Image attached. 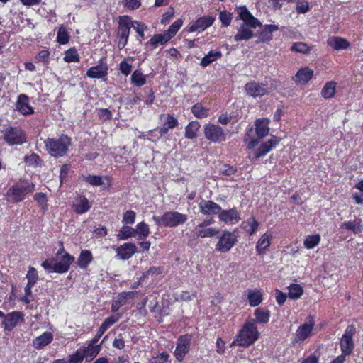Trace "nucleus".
Returning a JSON list of instances; mask_svg holds the SVG:
<instances>
[{
    "label": "nucleus",
    "mask_w": 363,
    "mask_h": 363,
    "mask_svg": "<svg viewBox=\"0 0 363 363\" xmlns=\"http://www.w3.org/2000/svg\"><path fill=\"white\" fill-rule=\"evenodd\" d=\"M238 17L242 21L234 36L235 41L249 40L255 36L253 29L261 27V22L249 11L245 6L237 9Z\"/></svg>",
    "instance_id": "1"
},
{
    "label": "nucleus",
    "mask_w": 363,
    "mask_h": 363,
    "mask_svg": "<svg viewBox=\"0 0 363 363\" xmlns=\"http://www.w3.org/2000/svg\"><path fill=\"white\" fill-rule=\"evenodd\" d=\"M35 185L28 179H21L12 185L6 191V197L9 201L18 203L26 199L27 195L32 194Z\"/></svg>",
    "instance_id": "2"
},
{
    "label": "nucleus",
    "mask_w": 363,
    "mask_h": 363,
    "mask_svg": "<svg viewBox=\"0 0 363 363\" xmlns=\"http://www.w3.org/2000/svg\"><path fill=\"white\" fill-rule=\"evenodd\" d=\"M259 337V333L255 323V320H247L237 335L231 346L237 344L242 347L252 345Z\"/></svg>",
    "instance_id": "3"
},
{
    "label": "nucleus",
    "mask_w": 363,
    "mask_h": 363,
    "mask_svg": "<svg viewBox=\"0 0 363 363\" xmlns=\"http://www.w3.org/2000/svg\"><path fill=\"white\" fill-rule=\"evenodd\" d=\"M47 152L52 157H63L71 145V138L65 134H62L58 138H47L45 140Z\"/></svg>",
    "instance_id": "4"
},
{
    "label": "nucleus",
    "mask_w": 363,
    "mask_h": 363,
    "mask_svg": "<svg viewBox=\"0 0 363 363\" xmlns=\"http://www.w3.org/2000/svg\"><path fill=\"white\" fill-rule=\"evenodd\" d=\"M217 238L215 250L220 253L228 252L238 241L235 233L226 230H223Z\"/></svg>",
    "instance_id": "5"
},
{
    "label": "nucleus",
    "mask_w": 363,
    "mask_h": 363,
    "mask_svg": "<svg viewBox=\"0 0 363 363\" xmlns=\"http://www.w3.org/2000/svg\"><path fill=\"white\" fill-rule=\"evenodd\" d=\"M205 138L211 143H220L226 140V135L222 127L208 123L203 127Z\"/></svg>",
    "instance_id": "6"
},
{
    "label": "nucleus",
    "mask_w": 363,
    "mask_h": 363,
    "mask_svg": "<svg viewBox=\"0 0 363 363\" xmlns=\"http://www.w3.org/2000/svg\"><path fill=\"white\" fill-rule=\"evenodd\" d=\"M61 248L56 255L55 272L62 274L67 272L71 264L74 262V257L65 251L62 242H60Z\"/></svg>",
    "instance_id": "7"
},
{
    "label": "nucleus",
    "mask_w": 363,
    "mask_h": 363,
    "mask_svg": "<svg viewBox=\"0 0 363 363\" xmlns=\"http://www.w3.org/2000/svg\"><path fill=\"white\" fill-rule=\"evenodd\" d=\"M355 333L356 328L354 325H350L347 327L340 340V348L344 355H350L352 352L354 347L352 337Z\"/></svg>",
    "instance_id": "8"
},
{
    "label": "nucleus",
    "mask_w": 363,
    "mask_h": 363,
    "mask_svg": "<svg viewBox=\"0 0 363 363\" xmlns=\"http://www.w3.org/2000/svg\"><path fill=\"white\" fill-rule=\"evenodd\" d=\"M5 141L10 145H21L26 142V137L19 128H9L3 136Z\"/></svg>",
    "instance_id": "9"
},
{
    "label": "nucleus",
    "mask_w": 363,
    "mask_h": 363,
    "mask_svg": "<svg viewBox=\"0 0 363 363\" xmlns=\"http://www.w3.org/2000/svg\"><path fill=\"white\" fill-rule=\"evenodd\" d=\"M163 225L174 228L184 223L187 220V216L177 211H169L163 214Z\"/></svg>",
    "instance_id": "10"
},
{
    "label": "nucleus",
    "mask_w": 363,
    "mask_h": 363,
    "mask_svg": "<svg viewBox=\"0 0 363 363\" xmlns=\"http://www.w3.org/2000/svg\"><path fill=\"white\" fill-rule=\"evenodd\" d=\"M245 90L249 96L261 97L267 94L269 91L267 84L251 81L245 85Z\"/></svg>",
    "instance_id": "11"
},
{
    "label": "nucleus",
    "mask_w": 363,
    "mask_h": 363,
    "mask_svg": "<svg viewBox=\"0 0 363 363\" xmlns=\"http://www.w3.org/2000/svg\"><path fill=\"white\" fill-rule=\"evenodd\" d=\"M314 325L315 323L313 318L309 317L305 323L298 328L294 342L298 343L309 337L312 333Z\"/></svg>",
    "instance_id": "12"
},
{
    "label": "nucleus",
    "mask_w": 363,
    "mask_h": 363,
    "mask_svg": "<svg viewBox=\"0 0 363 363\" xmlns=\"http://www.w3.org/2000/svg\"><path fill=\"white\" fill-rule=\"evenodd\" d=\"M191 337L186 335L180 337L178 340L177 347L174 351V356L179 362H182L188 353Z\"/></svg>",
    "instance_id": "13"
},
{
    "label": "nucleus",
    "mask_w": 363,
    "mask_h": 363,
    "mask_svg": "<svg viewBox=\"0 0 363 363\" xmlns=\"http://www.w3.org/2000/svg\"><path fill=\"white\" fill-rule=\"evenodd\" d=\"M137 252V246L133 242H126L116 248V257L121 260L129 259Z\"/></svg>",
    "instance_id": "14"
},
{
    "label": "nucleus",
    "mask_w": 363,
    "mask_h": 363,
    "mask_svg": "<svg viewBox=\"0 0 363 363\" xmlns=\"http://www.w3.org/2000/svg\"><path fill=\"white\" fill-rule=\"evenodd\" d=\"M23 315L19 311H14L6 315L3 321V325L5 330H12L18 323L23 322Z\"/></svg>",
    "instance_id": "15"
},
{
    "label": "nucleus",
    "mask_w": 363,
    "mask_h": 363,
    "mask_svg": "<svg viewBox=\"0 0 363 363\" xmlns=\"http://www.w3.org/2000/svg\"><path fill=\"white\" fill-rule=\"evenodd\" d=\"M108 65L106 63L100 62L97 65L90 67L86 76L92 79H101L105 77L108 74Z\"/></svg>",
    "instance_id": "16"
},
{
    "label": "nucleus",
    "mask_w": 363,
    "mask_h": 363,
    "mask_svg": "<svg viewBox=\"0 0 363 363\" xmlns=\"http://www.w3.org/2000/svg\"><path fill=\"white\" fill-rule=\"evenodd\" d=\"M220 221L226 224H234L241 219L238 211L235 208L220 211L218 215Z\"/></svg>",
    "instance_id": "17"
},
{
    "label": "nucleus",
    "mask_w": 363,
    "mask_h": 363,
    "mask_svg": "<svg viewBox=\"0 0 363 363\" xmlns=\"http://www.w3.org/2000/svg\"><path fill=\"white\" fill-rule=\"evenodd\" d=\"M28 96L26 94H21L18 97L16 107V110L23 115H30L34 113V108L28 103Z\"/></svg>",
    "instance_id": "18"
},
{
    "label": "nucleus",
    "mask_w": 363,
    "mask_h": 363,
    "mask_svg": "<svg viewBox=\"0 0 363 363\" xmlns=\"http://www.w3.org/2000/svg\"><path fill=\"white\" fill-rule=\"evenodd\" d=\"M201 213L204 215H216L219 214L221 208L219 205L211 201L202 200L199 204Z\"/></svg>",
    "instance_id": "19"
},
{
    "label": "nucleus",
    "mask_w": 363,
    "mask_h": 363,
    "mask_svg": "<svg viewBox=\"0 0 363 363\" xmlns=\"http://www.w3.org/2000/svg\"><path fill=\"white\" fill-rule=\"evenodd\" d=\"M313 71L308 67L301 68L293 77L294 81L298 84H306L313 77Z\"/></svg>",
    "instance_id": "20"
},
{
    "label": "nucleus",
    "mask_w": 363,
    "mask_h": 363,
    "mask_svg": "<svg viewBox=\"0 0 363 363\" xmlns=\"http://www.w3.org/2000/svg\"><path fill=\"white\" fill-rule=\"evenodd\" d=\"M214 21L211 16H203L196 20L190 27V32H201L210 27Z\"/></svg>",
    "instance_id": "21"
},
{
    "label": "nucleus",
    "mask_w": 363,
    "mask_h": 363,
    "mask_svg": "<svg viewBox=\"0 0 363 363\" xmlns=\"http://www.w3.org/2000/svg\"><path fill=\"white\" fill-rule=\"evenodd\" d=\"M279 141L277 137H272L262 144L255 153V158L257 159L267 155L279 144Z\"/></svg>",
    "instance_id": "22"
},
{
    "label": "nucleus",
    "mask_w": 363,
    "mask_h": 363,
    "mask_svg": "<svg viewBox=\"0 0 363 363\" xmlns=\"http://www.w3.org/2000/svg\"><path fill=\"white\" fill-rule=\"evenodd\" d=\"M118 37L128 38L131 28L130 18L128 16H123L119 18Z\"/></svg>",
    "instance_id": "23"
},
{
    "label": "nucleus",
    "mask_w": 363,
    "mask_h": 363,
    "mask_svg": "<svg viewBox=\"0 0 363 363\" xmlns=\"http://www.w3.org/2000/svg\"><path fill=\"white\" fill-rule=\"evenodd\" d=\"M52 340V333L50 332H45L41 335L33 340V346L37 350H40L48 345Z\"/></svg>",
    "instance_id": "24"
},
{
    "label": "nucleus",
    "mask_w": 363,
    "mask_h": 363,
    "mask_svg": "<svg viewBox=\"0 0 363 363\" xmlns=\"http://www.w3.org/2000/svg\"><path fill=\"white\" fill-rule=\"evenodd\" d=\"M90 208L89 202L84 196H79L73 201V209L78 214L87 212Z\"/></svg>",
    "instance_id": "25"
},
{
    "label": "nucleus",
    "mask_w": 363,
    "mask_h": 363,
    "mask_svg": "<svg viewBox=\"0 0 363 363\" xmlns=\"http://www.w3.org/2000/svg\"><path fill=\"white\" fill-rule=\"evenodd\" d=\"M269 120L267 118L257 119L255 123V131L257 136L261 139L269 134Z\"/></svg>",
    "instance_id": "26"
},
{
    "label": "nucleus",
    "mask_w": 363,
    "mask_h": 363,
    "mask_svg": "<svg viewBox=\"0 0 363 363\" xmlns=\"http://www.w3.org/2000/svg\"><path fill=\"white\" fill-rule=\"evenodd\" d=\"M327 44L335 50H345L350 45L346 39L336 36L330 37L327 40Z\"/></svg>",
    "instance_id": "27"
},
{
    "label": "nucleus",
    "mask_w": 363,
    "mask_h": 363,
    "mask_svg": "<svg viewBox=\"0 0 363 363\" xmlns=\"http://www.w3.org/2000/svg\"><path fill=\"white\" fill-rule=\"evenodd\" d=\"M272 235L269 233L263 234L258 240L256 245V251L258 255H264L271 243Z\"/></svg>",
    "instance_id": "28"
},
{
    "label": "nucleus",
    "mask_w": 363,
    "mask_h": 363,
    "mask_svg": "<svg viewBox=\"0 0 363 363\" xmlns=\"http://www.w3.org/2000/svg\"><path fill=\"white\" fill-rule=\"evenodd\" d=\"M279 29L276 25H265L263 29L259 34V41L262 43L268 42L272 40V33L277 31Z\"/></svg>",
    "instance_id": "29"
},
{
    "label": "nucleus",
    "mask_w": 363,
    "mask_h": 363,
    "mask_svg": "<svg viewBox=\"0 0 363 363\" xmlns=\"http://www.w3.org/2000/svg\"><path fill=\"white\" fill-rule=\"evenodd\" d=\"M220 230L217 228H199L196 227L195 234L196 237L205 238H213L219 234Z\"/></svg>",
    "instance_id": "30"
},
{
    "label": "nucleus",
    "mask_w": 363,
    "mask_h": 363,
    "mask_svg": "<svg viewBox=\"0 0 363 363\" xmlns=\"http://www.w3.org/2000/svg\"><path fill=\"white\" fill-rule=\"evenodd\" d=\"M82 353H84V359L86 362L92 361L100 352L101 345H93L89 344L87 347L80 348Z\"/></svg>",
    "instance_id": "31"
},
{
    "label": "nucleus",
    "mask_w": 363,
    "mask_h": 363,
    "mask_svg": "<svg viewBox=\"0 0 363 363\" xmlns=\"http://www.w3.org/2000/svg\"><path fill=\"white\" fill-rule=\"evenodd\" d=\"M92 260L93 256L91 251L84 250L81 251L77 259V264L81 269H86Z\"/></svg>",
    "instance_id": "32"
},
{
    "label": "nucleus",
    "mask_w": 363,
    "mask_h": 363,
    "mask_svg": "<svg viewBox=\"0 0 363 363\" xmlns=\"http://www.w3.org/2000/svg\"><path fill=\"white\" fill-rule=\"evenodd\" d=\"M222 57L220 50H211L201 60L200 65L206 67Z\"/></svg>",
    "instance_id": "33"
},
{
    "label": "nucleus",
    "mask_w": 363,
    "mask_h": 363,
    "mask_svg": "<svg viewBox=\"0 0 363 363\" xmlns=\"http://www.w3.org/2000/svg\"><path fill=\"white\" fill-rule=\"evenodd\" d=\"M200 126V123L198 121L190 122L185 128V137L188 139L196 138Z\"/></svg>",
    "instance_id": "34"
},
{
    "label": "nucleus",
    "mask_w": 363,
    "mask_h": 363,
    "mask_svg": "<svg viewBox=\"0 0 363 363\" xmlns=\"http://www.w3.org/2000/svg\"><path fill=\"white\" fill-rule=\"evenodd\" d=\"M337 83L333 81L328 82L321 90V95L325 99H331L335 96Z\"/></svg>",
    "instance_id": "35"
},
{
    "label": "nucleus",
    "mask_w": 363,
    "mask_h": 363,
    "mask_svg": "<svg viewBox=\"0 0 363 363\" xmlns=\"http://www.w3.org/2000/svg\"><path fill=\"white\" fill-rule=\"evenodd\" d=\"M104 179H106L107 178L91 174L82 175L81 177L82 181L86 182L94 186H99L104 185L105 184Z\"/></svg>",
    "instance_id": "36"
},
{
    "label": "nucleus",
    "mask_w": 363,
    "mask_h": 363,
    "mask_svg": "<svg viewBox=\"0 0 363 363\" xmlns=\"http://www.w3.org/2000/svg\"><path fill=\"white\" fill-rule=\"evenodd\" d=\"M254 315L255 316V323H266L269 321L270 313L269 311L264 310L262 308H257L255 311Z\"/></svg>",
    "instance_id": "37"
},
{
    "label": "nucleus",
    "mask_w": 363,
    "mask_h": 363,
    "mask_svg": "<svg viewBox=\"0 0 363 363\" xmlns=\"http://www.w3.org/2000/svg\"><path fill=\"white\" fill-rule=\"evenodd\" d=\"M147 82L146 76L140 70L136 69L131 75V83L138 87L145 85Z\"/></svg>",
    "instance_id": "38"
},
{
    "label": "nucleus",
    "mask_w": 363,
    "mask_h": 363,
    "mask_svg": "<svg viewBox=\"0 0 363 363\" xmlns=\"http://www.w3.org/2000/svg\"><path fill=\"white\" fill-rule=\"evenodd\" d=\"M259 223L254 217H250L242 223L244 230L249 234L252 235L257 230Z\"/></svg>",
    "instance_id": "39"
},
{
    "label": "nucleus",
    "mask_w": 363,
    "mask_h": 363,
    "mask_svg": "<svg viewBox=\"0 0 363 363\" xmlns=\"http://www.w3.org/2000/svg\"><path fill=\"white\" fill-rule=\"evenodd\" d=\"M341 228L352 230L354 233H361L363 230V227L361 225V220L359 219L345 222L341 225Z\"/></svg>",
    "instance_id": "40"
},
{
    "label": "nucleus",
    "mask_w": 363,
    "mask_h": 363,
    "mask_svg": "<svg viewBox=\"0 0 363 363\" xmlns=\"http://www.w3.org/2000/svg\"><path fill=\"white\" fill-rule=\"evenodd\" d=\"M150 234V228L147 224L144 222L138 223L135 228V235H138V238L143 240Z\"/></svg>",
    "instance_id": "41"
},
{
    "label": "nucleus",
    "mask_w": 363,
    "mask_h": 363,
    "mask_svg": "<svg viewBox=\"0 0 363 363\" xmlns=\"http://www.w3.org/2000/svg\"><path fill=\"white\" fill-rule=\"evenodd\" d=\"M289 297L293 300L298 299L303 293V288L296 284H291L289 287Z\"/></svg>",
    "instance_id": "42"
},
{
    "label": "nucleus",
    "mask_w": 363,
    "mask_h": 363,
    "mask_svg": "<svg viewBox=\"0 0 363 363\" xmlns=\"http://www.w3.org/2000/svg\"><path fill=\"white\" fill-rule=\"evenodd\" d=\"M262 293L259 291H249L248 300L250 305L252 307L259 305L262 301Z\"/></svg>",
    "instance_id": "43"
},
{
    "label": "nucleus",
    "mask_w": 363,
    "mask_h": 363,
    "mask_svg": "<svg viewBox=\"0 0 363 363\" xmlns=\"http://www.w3.org/2000/svg\"><path fill=\"white\" fill-rule=\"evenodd\" d=\"M320 242V236L318 234L308 235L303 242L306 249L311 250L317 246Z\"/></svg>",
    "instance_id": "44"
},
{
    "label": "nucleus",
    "mask_w": 363,
    "mask_h": 363,
    "mask_svg": "<svg viewBox=\"0 0 363 363\" xmlns=\"http://www.w3.org/2000/svg\"><path fill=\"white\" fill-rule=\"evenodd\" d=\"M160 119L162 121L164 125L170 129L174 128L179 125L177 119L170 114H161Z\"/></svg>",
    "instance_id": "45"
},
{
    "label": "nucleus",
    "mask_w": 363,
    "mask_h": 363,
    "mask_svg": "<svg viewBox=\"0 0 363 363\" xmlns=\"http://www.w3.org/2000/svg\"><path fill=\"white\" fill-rule=\"evenodd\" d=\"M209 110L204 108L201 104H196L191 108L194 116L198 118H206L208 115Z\"/></svg>",
    "instance_id": "46"
},
{
    "label": "nucleus",
    "mask_w": 363,
    "mask_h": 363,
    "mask_svg": "<svg viewBox=\"0 0 363 363\" xmlns=\"http://www.w3.org/2000/svg\"><path fill=\"white\" fill-rule=\"evenodd\" d=\"M135 235V228L128 226L127 225H124L118 234V238L119 240H125Z\"/></svg>",
    "instance_id": "47"
},
{
    "label": "nucleus",
    "mask_w": 363,
    "mask_h": 363,
    "mask_svg": "<svg viewBox=\"0 0 363 363\" xmlns=\"http://www.w3.org/2000/svg\"><path fill=\"white\" fill-rule=\"evenodd\" d=\"M169 40L168 36L164 33L163 34H157L153 35L149 41V43L155 48L159 44L164 45Z\"/></svg>",
    "instance_id": "48"
},
{
    "label": "nucleus",
    "mask_w": 363,
    "mask_h": 363,
    "mask_svg": "<svg viewBox=\"0 0 363 363\" xmlns=\"http://www.w3.org/2000/svg\"><path fill=\"white\" fill-rule=\"evenodd\" d=\"M182 20L178 19L169 26V29L167 31L164 32L169 40L176 35L179 28L182 27Z\"/></svg>",
    "instance_id": "49"
},
{
    "label": "nucleus",
    "mask_w": 363,
    "mask_h": 363,
    "mask_svg": "<svg viewBox=\"0 0 363 363\" xmlns=\"http://www.w3.org/2000/svg\"><path fill=\"white\" fill-rule=\"evenodd\" d=\"M135 295V291H127V292L124 291V292L119 294L117 296L116 300L119 303V305H121L122 306L127 303L128 299L134 298Z\"/></svg>",
    "instance_id": "50"
},
{
    "label": "nucleus",
    "mask_w": 363,
    "mask_h": 363,
    "mask_svg": "<svg viewBox=\"0 0 363 363\" xmlns=\"http://www.w3.org/2000/svg\"><path fill=\"white\" fill-rule=\"evenodd\" d=\"M69 35L66 28L63 26L60 27L57 36V42L61 45H65L69 42Z\"/></svg>",
    "instance_id": "51"
},
{
    "label": "nucleus",
    "mask_w": 363,
    "mask_h": 363,
    "mask_svg": "<svg viewBox=\"0 0 363 363\" xmlns=\"http://www.w3.org/2000/svg\"><path fill=\"white\" fill-rule=\"evenodd\" d=\"M66 62H77L79 61V56L74 49H69L65 52L63 58Z\"/></svg>",
    "instance_id": "52"
},
{
    "label": "nucleus",
    "mask_w": 363,
    "mask_h": 363,
    "mask_svg": "<svg viewBox=\"0 0 363 363\" xmlns=\"http://www.w3.org/2000/svg\"><path fill=\"white\" fill-rule=\"evenodd\" d=\"M24 162L29 166L37 167L40 164V159L35 153L25 156Z\"/></svg>",
    "instance_id": "53"
},
{
    "label": "nucleus",
    "mask_w": 363,
    "mask_h": 363,
    "mask_svg": "<svg viewBox=\"0 0 363 363\" xmlns=\"http://www.w3.org/2000/svg\"><path fill=\"white\" fill-rule=\"evenodd\" d=\"M128 60H133V58L129 57L128 59H125L119 64V69L121 72L125 76L129 75L132 71V65L128 62Z\"/></svg>",
    "instance_id": "54"
},
{
    "label": "nucleus",
    "mask_w": 363,
    "mask_h": 363,
    "mask_svg": "<svg viewBox=\"0 0 363 363\" xmlns=\"http://www.w3.org/2000/svg\"><path fill=\"white\" fill-rule=\"evenodd\" d=\"M84 359V353L79 349L76 352L69 356V359H66L67 363H82Z\"/></svg>",
    "instance_id": "55"
},
{
    "label": "nucleus",
    "mask_w": 363,
    "mask_h": 363,
    "mask_svg": "<svg viewBox=\"0 0 363 363\" xmlns=\"http://www.w3.org/2000/svg\"><path fill=\"white\" fill-rule=\"evenodd\" d=\"M34 200L40 206L41 208L45 210L48 209L47 196L43 193H36L34 196Z\"/></svg>",
    "instance_id": "56"
},
{
    "label": "nucleus",
    "mask_w": 363,
    "mask_h": 363,
    "mask_svg": "<svg viewBox=\"0 0 363 363\" xmlns=\"http://www.w3.org/2000/svg\"><path fill=\"white\" fill-rule=\"evenodd\" d=\"M28 279V283L29 285H35L38 279V275L37 270L34 267H30L26 274Z\"/></svg>",
    "instance_id": "57"
},
{
    "label": "nucleus",
    "mask_w": 363,
    "mask_h": 363,
    "mask_svg": "<svg viewBox=\"0 0 363 363\" xmlns=\"http://www.w3.org/2000/svg\"><path fill=\"white\" fill-rule=\"evenodd\" d=\"M291 50L301 53H308L311 50V48L306 43H296L292 45Z\"/></svg>",
    "instance_id": "58"
},
{
    "label": "nucleus",
    "mask_w": 363,
    "mask_h": 363,
    "mask_svg": "<svg viewBox=\"0 0 363 363\" xmlns=\"http://www.w3.org/2000/svg\"><path fill=\"white\" fill-rule=\"evenodd\" d=\"M130 26L140 37H144V31L147 28V26L143 23L133 21V23L130 22Z\"/></svg>",
    "instance_id": "59"
},
{
    "label": "nucleus",
    "mask_w": 363,
    "mask_h": 363,
    "mask_svg": "<svg viewBox=\"0 0 363 363\" xmlns=\"http://www.w3.org/2000/svg\"><path fill=\"white\" fill-rule=\"evenodd\" d=\"M219 18L222 25L227 27L230 25L232 21V14L226 11H223L220 13Z\"/></svg>",
    "instance_id": "60"
},
{
    "label": "nucleus",
    "mask_w": 363,
    "mask_h": 363,
    "mask_svg": "<svg viewBox=\"0 0 363 363\" xmlns=\"http://www.w3.org/2000/svg\"><path fill=\"white\" fill-rule=\"evenodd\" d=\"M296 11L298 13H306L309 11V4L307 1L297 0Z\"/></svg>",
    "instance_id": "61"
},
{
    "label": "nucleus",
    "mask_w": 363,
    "mask_h": 363,
    "mask_svg": "<svg viewBox=\"0 0 363 363\" xmlns=\"http://www.w3.org/2000/svg\"><path fill=\"white\" fill-rule=\"evenodd\" d=\"M135 213L133 211H126L123 218V223L124 225L133 224L135 220Z\"/></svg>",
    "instance_id": "62"
},
{
    "label": "nucleus",
    "mask_w": 363,
    "mask_h": 363,
    "mask_svg": "<svg viewBox=\"0 0 363 363\" xmlns=\"http://www.w3.org/2000/svg\"><path fill=\"white\" fill-rule=\"evenodd\" d=\"M169 355L167 352H162L150 359V363H167Z\"/></svg>",
    "instance_id": "63"
},
{
    "label": "nucleus",
    "mask_w": 363,
    "mask_h": 363,
    "mask_svg": "<svg viewBox=\"0 0 363 363\" xmlns=\"http://www.w3.org/2000/svg\"><path fill=\"white\" fill-rule=\"evenodd\" d=\"M42 267L48 272H55L56 261L55 259H48L42 263Z\"/></svg>",
    "instance_id": "64"
}]
</instances>
